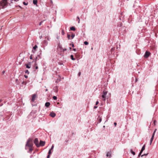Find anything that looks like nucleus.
Returning a JSON list of instances; mask_svg holds the SVG:
<instances>
[{"label": "nucleus", "mask_w": 158, "mask_h": 158, "mask_svg": "<svg viewBox=\"0 0 158 158\" xmlns=\"http://www.w3.org/2000/svg\"><path fill=\"white\" fill-rule=\"evenodd\" d=\"M1 8H4L6 7L8 5L7 0H2L0 3Z\"/></svg>", "instance_id": "f257e3e1"}, {"label": "nucleus", "mask_w": 158, "mask_h": 158, "mask_svg": "<svg viewBox=\"0 0 158 158\" xmlns=\"http://www.w3.org/2000/svg\"><path fill=\"white\" fill-rule=\"evenodd\" d=\"M33 144L32 142V140L30 139H29L27 140V144H26V146H28L29 147H31L32 146Z\"/></svg>", "instance_id": "f03ea898"}, {"label": "nucleus", "mask_w": 158, "mask_h": 158, "mask_svg": "<svg viewBox=\"0 0 158 158\" xmlns=\"http://www.w3.org/2000/svg\"><path fill=\"white\" fill-rule=\"evenodd\" d=\"M107 93V91L104 90H103L102 93V97L103 98L104 100H106V95Z\"/></svg>", "instance_id": "7ed1b4c3"}, {"label": "nucleus", "mask_w": 158, "mask_h": 158, "mask_svg": "<svg viewBox=\"0 0 158 158\" xmlns=\"http://www.w3.org/2000/svg\"><path fill=\"white\" fill-rule=\"evenodd\" d=\"M34 142L37 147H40V145H39V141L37 138H36L35 139Z\"/></svg>", "instance_id": "20e7f679"}, {"label": "nucleus", "mask_w": 158, "mask_h": 158, "mask_svg": "<svg viewBox=\"0 0 158 158\" xmlns=\"http://www.w3.org/2000/svg\"><path fill=\"white\" fill-rule=\"evenodd\" d=\"M150 55V52L147 51L145 52V54L144 56V57L145 58H147L149 57Z\"/></svg>", "instance_id": "39448f33"}, {"label": "nucleus", "mask_w": 158, "mask_h": 158, "mask_svg": "<svg viewBox=\"0 0 158 158\" xmlns=\"http://www.w3.org/2000/svg\"><path fill=\"white\" fill-rule=\"evenodd\" d=\"M56 115V114L53 112H50L49 114L50 116L52 118L54 117Z\"/></svg>", "instance_id": "423d86ee"}, {"label": "nucleus", "mask_w": 158, "mask_h": 158, "mask_svg": "<svg viewBox=\"0 0 158 158\" xmlns=\"http://www.w3.org/2000/svg\"><path fill=\"white\" fill-rule=\"evenodd\" d=\"M45 144V142L43 141L42 140H40V143H39V145H40V146H44Z\"/></svg>", "instance_id": "0eeeda50"}, {"label": "nucleus", "mask_w": 158, "mask_h": 158, "mask_svg": "<svg viewBox=\"0 0 158 158\" xmlns=\"http://www.w3.org/2000/svg\"><path fill=\"white\" fill-rule=\"evenodd\" d=\"M38 46L36 45H35L34 47H33V50H32V52L33 53H35V52L36 51V49L37 48Z\"/></svg>", "instance_id": "6e6552de"}, {"label": "nucleus", "mask_w": 158, "mask_h": 158, "mask_svg": "<svg viewBox=\"0 0 158 158\" xmlns=\"http://www.w3.org/2000/svg\"><path fill=\"white\" fill-rule=\"evenodd\" d=\"M36 97V94H33V95L32 97V99H31L32 101V102H34V101L35 100V99Z\"/></svg>", "instance_id": "1a4fd4ad"}, {"label": "nucleus", "mask_w": 158, "mask_h": 158, "mask_svg": "<svg viewBox=\"0 0 158 158\" xmlns=\"http://www.w3.org/2000/svg\"><path fill=\"white\" fill-rule=\"evenodd\" d=\"M53 90H54V92H57L58 91V87L57 86H55Z\"/></svg>", "instance_id": "9d476101"}, {"label": "nucleus", "mask_w": 158, "mask_h": 158, "mask_svg": "<svg viewBox=\"0 0 158 158\" xmlns=\"http://www.w3.org/2000/svg\"><path fill=\"white\" fill-rule=\"evenodd\" d=\"M101 121L102 118L101 117H100L99 116L98 118H97L98 123H100Z\"/></svg>", "instance_id": "9b49d317"}, {"label": "nucleus", "mask_w": 158, "mask_h": 158, "mask_svg": "<svg viewBox=\"0 0 158 158\" xmlns=\"http://www.w3.org/2000/svg\"><path fill=\"white\" fill-rule=\"evenodd\" d=\"M145 145H144L142 147L141 151L140 152V154H141L145 150Z\"/></svg>", "instance_id": "f8f14e48"}, {"label": "nucleus", "mask_w": 158, "mask_h": 158, "mask_svg": "<svg viewBox=\"0 0 158 158\" xmlns=\"http://www.w3.org/2000/svg\"><path fill=\"white\" fill-rule=\"evenodd\" d=\"M43 43L45 46H46L48 45V42L46 40H44L43 41Z\"/></svg>", "instance_id": "ddd939ff"}, {"label": "nucleus", "mask_w": 158, "mask_h": 158, "mask_svg": "<svg viewBox=\"0 0 158 158\" xmlns=\"http://www.w3.org/2000/svg\"><path fill=\"white\" fill-rule=\"evenodd\" d=\"M20 80H19L18 79H16L15 80V82L17 85H19L20 84Z\"/></svg>", "instance_id": "4468645a"}, {"label": "nucleus", "mask_w": 158, "mask_h": 158, "mask_svg": "<svg viewBox=\"0 0 158 158\" xmlns=\"http://www.w3.org/2000/svg\"><path fill=\"white\" fill-rule=\"evenodd\" d=\"M50 105V103L49 102H47L45 104V106L47 107H48Z\"/></svg>", "instance_id": "2eb2a0df"}, {"label": "nucleus", "mask_w": 158, "mask_h": 158, "mask_svg": "<svg viewBox=\"0 0 158 158\" xmlns=\"http://www.w3.org/2000/svg\"><path fill=\"white\" fill-rule=\"evenodd\" d=\"M40 58V55H38L36 57L35 60V61H36L37 60H39Z\"/></svg>", "instance_id": "dca6fc26"}, {"label": "nucleus", "mask_w": 158, "mask_h": 158, "mask_svg": "<svg viewBox=\"0 0 158 158\" xmlns=\"http://www.w3.org/2000/svg\"><path fill=\"white\" fill-rule=\"evenodd\" d=\"M37 0H33V3L35 5H37Z\"/></svg>", "instance_id": "f3484780"}, {"label": "nucleus", "mask_w": 158, "mask_h": 158, "mask_svg": "<svg viewBox=\"0 0 158 158\" xmlns=\"http://www.w3.org/2000/svg\"><path fill=\"white\" fill-rule=\"evenodd\" d=\"M70 29L71 30L74 31L75 30V28L74 27H72L70 28Z\"/></svg>", "instance_id": "a211bd4d"}, {"label": "nucleus", "mask_w": 158, "mask_h": 158, "mask_svg": "<svg viewBox=\"0 0 158 158\" xmlns=\"http://www.w3.org/2000/svg\"><path fill=\"white\" fill-rule=\"evenodd\" d=\"M71 59L73 60H76L75 58L73 57V55H71L70 56Z\"/></svg>", "instance_id": "6ab92c4d"}, {"label": "nucleus", "mask_w": 158, "mask_h": 158, "mask_svg": "<svg viewBox=\"0 0 158 158\" xmlns=\"http://www.w3.org/2000/svg\"><path fill=\"white\" fill-rule=\"evenodd\" d=\"M45 38L47 39V40L49 41L50 40V38L48 36H46Z\"/></svg>", "instance_id": "aec40b11"}, {"label": "nucleus", "mask_w": 158, "mask_h": 158, "mask_svg": "<svg viewBox=\"0 0 158 158\" xmlns=\"http://www.w3.org/2000/svg\"><path fill=\"white\" fill-rule=\"evenodd\" d=\"M110 154L109 152H107L106 153V156L107 157L110 156Z\"/></svg>", "instance_id": "412c9836"}, {"label": "nucleus", "mask_w": 158, "mask_h": 158, "mask_svg": "<svg viewBox=\"0 0 158 158\" xmlns=\"http://www.w3.org/2000/svg\"><path fill=\"white\" fill-rule=\"evenodd\" d=\"M75 36V34H72V35H71V39H73Z\"/></svg>", "instance_id": "4be33fe9"}, {"label": "nucleus", "mask_w": 158, "mask_h": 158, "mask_svg": "<svg viewBox=\"0 0 158 158\" xmlns=\"http://www.w3.org/2000/svg\"><path fill=\"white\" fill-rule=\"evenodd\" d=\"M154 138L152 137L151 140H150V145L151 144V143H152V142Z\"/></svg>", "instance_id": "5701e85b"}, {"label": "nucleus", "mask_w": 158, "mask_h": 158, "mask_svg": "<svg viewBox=\"0 0 158 158\" xmlns=\"http://www.w3.org/2000/svg\"><path fill=\"white\" fill-rule=\"evenodd\" d=\"M115 49V48H111L110 50V51L111 53H112L113 52V51H114Z\"/></svg>", "instance_id": "b1692460"}, {"label": "nucleus", "mask_w": 158, "mask_h": 158, "mask_svg": "<svg viewBox=\"0 0 158 158\" xmlns=\"http://www.w3.org/2000/svg\"><path fill=\"white\" fill-rule=\"evenodd\" d=\"M53 99L55 100H57V98L56 96H53Z\"/></svg>", "instance_id": "393cba45"}, {"label": "nucleus", "mask_w": 158, "mask_h": 158, "mask_svg": "<svg viewBox=\"0 0 158 158\" xmlns=\"http://www.w3.org/2000/svg\"><path fill=\"white\" fill-rule=\"evenodd\" d=\"M131 153H132V154L133 155H135V152H133V151L132 150V149H131Z\"/></svg>", "instance_id": "a878e982"}, {"label": "nucleus", "mask_w": 158, "mask_h": 158, "mask_svg": "<svg viewBox=\"0 0 158 158\" xmlns=\"http://www.w3.org/2000/svg\"><path fill=\"white\" fill-rule=\"evenodd\" d=\"M84 44L85 45H87L89 44V43L87 41H85L84 42Z\"/></svg>", "instance_id": "bb28decb"}, {"label": "nucleus", "mask_w": 158, "mask_h": 158, "mask_svg": "<svg viewBox=\"0 0 158 158\" xmlns=\"http://www.w3.org/2000/svg\"><path fill=\"white\" fill-rule=\"evenodd\" d=\"M61 34L63 35H64V31L63 30H62L61 31Z\"/></svg>", "instance_id": "cd10ccee"}, {"label": "nucleus", "mask_w": 158, "mask_h": 158, "mask_svg": "<svg viewBox=\"0 0 158 158\" xmlns=\"http://www.w3.org/2000/svg\"><path fill=\"white\" fill-rule=\"evenodd\" d=\"M32 150H33L32 148H31V147H30V148H29V152H31L32 151Z\"/></svg>", "instance_id": "c85d7f7f"}, {"label": "nucleus", "mask_w": 158, "mask_h": 158, "mask_svg": "<svg viewBox=\"0 0 158 158\" xmlns=\"http://www.w3.org/2000/svg\"><path fill=\"white\" fill-rule=\"evenodd\" d=\"M25 73H27L28 74L29 73V72L28 71V70H27L25 71Z\"/></svg>", "instance_id": "c756f323"}, {"label": "nucleus", "mask_w": 158, "mask_h": 158, "mask_svg": "<svg viewBox=\"0 0 158 158\" xmlns=\"http://www.w3.org/2000/svg\"><path fill=\"white\" fill-rule=\"evenodd\" d=\"M26 67L27 68L29 69L31 67L30 65H29L28 64H26Z\"/></svg>", "instance_id": "7c9ffc66"}, {"label": "nucleus", "mask_w": 158, "mask_h": 158, "mask_svg": "<svg viewBox=\"0 0 158 158\" xmlns=\"http://www.w3.org/2000/svg\"><path fill=\"white\" fill-rule=\"evenodd\" d=\"M70 35L69 34H67V37L69 40L70 39Z\"/></svg>", "instance_id": "2f4dec72"}, {"label": "nucleus", "mask_w": 158, "mask_h": 158, "mask_svg": "<svg viewBox=\"0 0 158 158\" xmlns=\"http://www.w3.org/2000/svg\"><path fill=\"white\" fill-rule=\"evenodd\" d=\"M70 45H71L72 47H74V45L73 42L71 43Z\"/></svg>", "instance_id": "473e14b6"}, {"label": "nucleus", "mask_w": 158, "mask_h": 158, "mask_svg": "<svg viewBox=\"0 0 158 158\" xmlns=\"http://www.w3.org/2000/svg\"><path fill=\"white\" fill-rule=\"evenodd\" d=\"M44 20H43V21H41V22L40 23H39V25H41L42 23H43V21H44Z\"/></svg>", "instance_id": "72a5a7b5"}, {"label": "nucleus", "mask_w": 158, "mask_h": 158, "mask_svg": "<svg viewBox=\"0 0 158 158\" xmlns=\"http://www.w3.org/2000/svg\"><path fill=\"white\" fill-rule=\"evenodd\" d=\"M53 148H54V145H52L51 147V148L50 150H53Z\"/></svg>", "instance_id": "f704fd0d"}, {"label": "nucleus", "mask_w": 158, "mask_h": 158, "mask_svg": "<svg viewBox=\"0 0 158 158\" xmlns=\"http://www.w3.org/2000/svg\"><path fill=\"white\" fill-rule=\"evenodd\" d=\"M52 150H49V152H48V154L49 155H50L52 154V152H51V151Z\"/></svg>", "instance_id": "c9c22d12"}, {"label": "nucleus", "mask_w": 158, "mask_h": 158, "mask_svg": "<svg viewBox=\"0 0 158 158\" xmlns=\"http://www.w3.org/2000/svg\"><path fill=\"white\" fill-rule=\"evenodd\" d=\"M19 0H11V3H12L13 2V1H16V2H17Z\"/></svg>", "instance_id": "e433bc0d"}, {"label": "nucleus", "mask_w": 158, "mask_h": 158, "mask_svg": "<svg viewBox=\"0 0 158 158\" xmlns=\"http://www.w3.org/2000/svg\"><path fill=\"white\" fill-rule=\"evenodd\" d=\"M23 3L24 5H27V3H26L25 2H23Z\"/></svg>", "instance_id": "4c0bfd02"}, {"label": "nucleus", "mask_w": 158, "mask_h": 158, "mask_svg": "<svg viewBox=\"0 0 158 158\" xmlns=\"http://www.w3.org/2000/svg\"><path fill=\"white\" fill-rule=\"evenodd\" d=\"M2 101V100H0V102H1ZM3 105V104L2 103H0V106H2Z\"/></svg>", "instance_id": "58836bf2"}, {"label": "nucleus", "mask_w": 158, "mask_h": 158, "mask_svg": "<svg viewBox=\"0 0 158 158\" xmlns=\"http://www.w3.org/2000/svg\"><path fill=\"white\" fill-rule=\"evenodd\" d=\"M124 27V33H125L126 32V28L125 27Z\"/></svg>", "instance_id": "ea45409f"}, {"label": "nucleus", "mask_w": 158, "mask_h": 158, "mask_svg": "<svg viewBox=\"0 0 158 158\" xmlns=\"http://www.w3.org/2000/svg\"><path fill=\"white\" fill-rule=\"evenodd\" d=\"M147 155H148V154H144L142 155L141 157H143L144 156H147Z\"/></svg>", "instance_id": "a19ab883"}, {"label": "nucleus", "mask_w": 158, "mask_h": 158, "mask_svg": "<svg viewBox=\"0 0 158 158\" xmlns=\"http://www.w3.org/2000/svg\"><path fill=\"white\" fill-rule=\"evenodd\" d=\"M81 72H79L78 73V75H78V76H80V75H81Z\"/></svg>", "instance_id": "79ce46f5"}, {"label": "nucleus", "mask_w": 158, "mask_h": 158, "mask_svg": "<svg viewBox=\"0 0 158 158\" xmlns=\"http://www.w3.org/2000/svg\"><path fill=\"white\" fill-rule=\"evenodd\" d=\"M30 59H32V55H31L30 56Z\"/></svg>", "instance_id": "37998d69"}, {"label": "nucleus", "mask_w": 158, "mask_h": 158, "mask_svg": "<svg viewBox=\"0 0 158 158\" xmlns=\"http://www.w3.org/2000/svg\"><path fill=\"white\" fill-rule=\"evenodd\" d=\"M24 76L26 78L28 77V76L26 75H24Z\"/></svg>", "instance_id": "c03bdc74"}, {"label": "nucleus", "mask_w": 158, "mask_h": 158, "mask_svg": "<svg viewBox=\"0 0 158 158\" xmlns=\"http://www.w3.org/2000/svg\"><path fill=\"white\" fill-rule=\"evenodd\" d=\"M66 50H67L65 48L63 49V51L64 52L65 51H66Z\"/></svg>", "instance_id": "a18cd8bd"}, {"label": "nucleus", "mask_w": 158, "mask_h": 158, "mask_svg": "<svg viewBox=\"0 0 158 158\" xmlns=\"http://www.w3.org/2000/svg\"><path fill=\"white\" fill-rule=\"evenodd\" d=\"M50 156V155L48 154L47 156V158H49Z\"/></svg>", "instance_id": "49530a36"}, {"label": "nucleus", "mask_w": 158, "mask_h": 158, "mask_svg": "<svg viewBox=\"0 0 158 158\" xmlns=\"http://www.w3.org/2000/svg\"><path fill=\"white\" fill-rule=\"evenodd\" d=\"M98 103L99 102L98 101H97L96 103V105H97Z\"/></svg>", "instance_id": "de8ad7c7"}, {"label": "nucleus", "mask_w": 158, "mask_h": 158, "mask_svg": "<svg viewBox=\"0 0 158 158\" xmlns=\"http://www.w3.org/2000/svg\"><path fill=\"white\" fill-rule=\"evenodd\" d=\"M39 37H40V39H41L42 38V35H41Z\"/></svg>", "instance_id": "09e8293b"}, {"label": "nucleus", "mask_w": 158, "mask_h": 158, "mask_svg": "<svg viewBox=\"0 0 158 158\" xmlns=\"http://www.w3.org/2000/svg\"><path fill=\"white\" fill-rule=\"evenodd\" d=\"M114 124L115 126H116L117 125V123H114Z\"/></svg>", "instance_id": "8fccbe9b"}, {"label": "nucleus", "mask_w": 158, "mask_h": 158, "mask_svg": "<svg viewBox=\"0 0 158 158\" xmlns=\"http://www.w3.org/2000/svg\"><path fill=\"white\" fill-rule=\"evenodd\" d=\"M154 135H155V134H153L152 137L154 138Z\"/></svg>", "instance_id": "3c124183"}, {"label": "nucleus", "mask_w": 158, "mask_h": 158, "mask_svg": "<svg viewBox=\"0 0 158 158\" xmlns=\"http://www.w3.org/2000/svg\"><path fill=\"white\" fill-rule=\"evenodd\" d=\"M97 106H94V109H96V108H97Z\"/></svg>", "instance_id": "603ef678"}, {"label": "nucleus", "mask_w": 158, "mask_h": 158, "mask_svg": "<svg viewBox=\"0 0 158 158\" xmlns=\"http://www.w3.org/2000/svg\"><path fill=\"white\" fill-rule=\"evenodd\" d=\"M156 130H157V129H155V130H154V132H156Z\"/></svg>", "instance_id": "864d4df0"}, {"label": "nucleus", "mask_w": 158, "mask_h": 158, "mask_svg": "<svg viewBox=\"0 0 158 158\" xmlns=\"http://www.w3.org/2000/svg\"><path fill=\"white\" fill-rule=\"evenodd\" d=\"M73 50L74 51H76V49L75 48H73Z\"/></svg>", "instance_id": "5fc2aeb1"}, {"label": "nucleus", "mask_w": 158, "mask_h": 158, "mask_svg": "<svg viewBox=\"0 0 158 158\" xmlns=\"http://www.w3.org/2000/svg\"><path fill=\"white\" fill-rule=\"evenodd\" d=\"M140 154V152H139V155H138V157H139L140 156V155H141V154Z\"/></svg>", "instance_id": "6e6d98bb"}, {"label": "nucleus", "mask_w": 158, "mask_h": 158, "mask_svg": "<svg viewBox=\"0 0 158 158\" xmlns=\"http://www.w3.org/2000/svg\"><path fill=\"white\" fill-rule=\"evenodd\" d=\"M38 69V66H36V67H35V69Z\"/></svg>", "instance_id": "4d7b16f0"}, {"label": "nucleus", "mask_w": 158, "mask_h": 158, "mask_svg": "<svg viewBox=\"0 0 158 158\" xmlns=\"http://www.w3.org/2000/svg\"><path fill=\"white\" fill-rule=\"evenodd\" d=\"M25 83V82L24 81H23L22 82V84H23L24 83Z\"/></svg>", "instance_id": "13d9d810"}, {"label": "nucleus", "mask_w": 158, "mask_h": 158, "mask_svg": "<svg viewBox=\"0 0 158 158\" xmlns=\"http://www.w3.org/2000/svg\"><path fill=\"white\" fill-rule=\"evenodd\" d=\"M77 18L78 19H80V18L78 17H77Z\"/></svg>", "instance_id": "bf43d9fd"}, {"label": "nucleus", "mask_w": 158, "mask_h": 158, "mask_svg": "<svg viewBox=\"0 0 158 158\" xmlns=\"http://www.w3.org/2000/svg\"><path fill=\"white\" fill-rule=\"evenodd\" d=\"M156 120H155V121H154V124H155V123H156Z\"/></svg>", "instance_id": "052dcab7"}, {"label": "nucleus", "mask_w": 158, "mask_h": 158, "mask_svg": "<svg viewBox=\"0 0 158 158\" xmlns=\"http://www.w3.org/2000/svg\"><path fill=\"white\" fill-rule=\"evenodd\" d=\"M78 20H79L78 21V23H80V19H78Z\"/></svg>", "instance_id": "680f3d73"}, {"label": "nucleus", "mask_w": 158, "mask_h": 158, "mask_svg": "<svg viewBox=\"0 0 158 158\" xmlns=\"http://www.w3.org/2000/svg\"><path fill=\"white\" fill-rule=\"evenodd\" d=\"M48 89H46L45 90V91H48Z\"/></svg>", "instance_id": "e2e57ef3"}, {"label": "nucleus", "mask_w": 158, "mask_h": 158, "mask_svg": "<svg viewBox=\"0 0 158 158\" xmlns=\"http://www.w3.org/2000/svg\"><path fill=\"white\" fill-rule=\"evenodd\" d=\"M5 71H3L2 72V73H5Z\"/></svg>", "instance_id": "0e129e2a"}, {"label": "nucleus", "mask_w": 158, "mask_h": 158, "mask_svg": "<svg viewBox=\"0 0 158 158\" xmlns=\"http://www.w3.org/2000/svg\"><path fill=\"white\" fill-rule=\"evenodd\" d=\"M69 48L70 50L71 49V47H70Z\"/></svg>", "instance_id": "69168bd1"}, {"label": "nucleus", "mask_w": 158, "mask_h": 158, "mask_svg": "<svg viewBox=\"0 0 158 158\" xmlns=\"http://www.w3.org/2000/svg\"><path fill=\"white\" fill-rule=\"evenodd\" d=\"M155 132H153V134H155Z\"/></svg>", "instance_id": "338daca9"}, {"label": "nucleus", "mask_w": 158, "mask_h": 158, "mask_svg": "<svg viewBox=\"0 0 158 158\" xmlns=\"http://www.w3.org/2000/svg\"><path fill=\"white\" fill-rule=\"evenodd\" d=\"M31 157H32V156H30V158H31Z\"/></svg>", "instance_id": "774afa93"}]
</instances>
